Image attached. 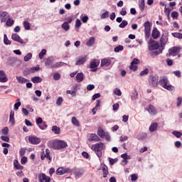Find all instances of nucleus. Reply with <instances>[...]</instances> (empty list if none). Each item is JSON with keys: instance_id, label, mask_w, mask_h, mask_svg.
Returning a JSON list of instances; mask_svg holds the SVG:
<instances>
[{"instance_id": "obj_1", "label": "nucleus", "mask_w": 182, "mask_h": 182, "mask_svg": "<svg viewBox=\"0 0 182 182\" xmlns=\"http://www.w3.org/2000/svg\"><path fill=\"white\" fill-rule=\"evenodd\" d=\"M47 146L53 150H62L68 147V142L60 139H53L48 141Z\"/></svg>"}, {"instance_id": "obj_2", "label": "nucleus", "mask_w": 182, "mask_h": 182, "mask_svg": "<svg viewBox=\"0 0 182 182\" xmlns=\"http://www.w3.org/2000/svg\"><path fill=\"white\" fill-rule=\"evenodd\" d=\"M103 146H105L103 142H100L91 146V150H93V151L95 152L99 159L102 157V151L103 150Z\"/></svg>"}, {"instance_id": "obj_3", "label": "nucleus", "mask_w": 182, "mask_h": 182, "mask_svg": "<svg viewBox=\"0 0 182 182\" xmlns=\"http://www.w3.org/2000/svg\"><path fill=\"white\" fill-rule=\"evenodd\" d=\"M46 66H48L49 69H53L55 68H60V66L63 65V63L59 62L53 64V58H48L45 63Z\"/></svg>"}, {"instance_id": "obj_4", "label": "nucleus", "mask_w": 182, "mask_h": 182, "mask_svg": "<svg viewBox=\"0 0 182 182\" xmlns=\"http://www.w3.org/2000/svg\"><path fill=\"white\" fill-rule=\"evenodd\" d=\"M167 83H168V79H167V77H161L159 80L161 86H162L164 89H166V90H171V89H173V85H168Z\"/></svg>"}, {"instance_id": "obj_5", "label": "nucleus", "mask_w": 182, "mask_h": 182, "mask_svg": "<svg viewBox=\"0 0 182 182\" xmlns=\"http://www.w3.org/2000/svg\"><path fill=\"white\" fill-rule=\"evenodd\" d=\"M180 50H181V47H172L169 48L168 53L166 54L167 58H170V56H177L178 53H180Z\"/></svg>"}, {"instance_id": "obj_6", "label": "nucleus", "mask_w": 182, "mask_h": 182, "mask_svg": "<svg viewBox=\"0 0 182 182\" xmlns=\"http://www.w3.org/2000/svg\"><path fill=\"white\" fill-rule=\"evenodd\" d=\"M149 84L150 86H153V87H156V86L159 85V76L153 75H149Z\"/></svg>"}, {"instance_id": "obj_7", "label": "nucleus", "mask_w": 182, "mask_h": 182, "mask_svg": "<svg viewBox=\"0 0 182 182\" xmlns=\"http://www.w3.org/2000/svg\"><path fill=\"white\" fill-rule=\"evenodd\" d=\"M144 26L145 37L146 39H149L151 33V25H150V21H146L144 23Z\"/></svg>"}, {"instance_id": "obj_8", "label": "nucleus", "mask_w": 182, "mask_h": 182, "mask_svg": "<svg viewBox=\"0 0 182 182\" xmlns=\"http://www.w3.org/2000/svg\"><path fill=\"white\" fill-rule=\"evenodd\" d=\"M148 48L149 50H156L160 48V45L157 41L150 39L148 42Z\"/></svg>"}, {"instance_id": "obj_9", "label": "nucleus", "mask_w": 182, "mask_h": 182, "mask_svg": "<svg viewBox=\"0 0 182 182\" xmlns=\"http://www.w3.org/2000/svg\"><path fill=\"white\" fill-rule=\"evenodd\" d=\"M139 63H140V60L134 58L131 63V65H129V69L133 70V72H136V70H137V65H139Z\"/></svg>"}, {"instance_id": "obj_10", "label": "nucleus", "mask_w": 182, "mask_h": 182, "mask_svg": "<svg viewBox=\"0 0 182 182\" xmlns=\"http://www.w3.org/2000/svg\"><path fill=\"white\" fill-rule=\"evenodd\" d=\"M87 60V55H81L77 58L75 63L76 66H80V65H84V63Z\"/></svg>"}, {"instance_id": "obj_11", "label": "nucleus", "mask_w": 182, "mask_h": 182, "mask_svg": "<svg viewBox=\"0 0 182 182\" xmlns=\"http://www.w3.org/2000/svg\"><path fill=\"white\" fill-rule=\"evenodd\" d=\"M100 65V61L97 60H94L92 61L90 64V68L91 70V72H96L97 70V67Z\"/></svg>"}, {"instance_id": "obj_12", "label": "nucleus", "mask_w": 182, "mask_h": 182, "mask_svg": "<svg viewBox=\"0 0 182 182\" xmlns=\"http://www.w3.org/2000/svg\"><path fill=\"white\" fill-rule=\"evenodd\" d=\"M38 182H50V177L46 174L41 173L38 174Z\"/></svg>"}, {"instance_id": "obj_13", "label": "nucleus", "mask_w": 182, "mask_h": 182, "mask_svg": "<svg viewBox=\"0 0 182 182\" xmlns=\"http://www.w3.org/2000/svg\"><path fill=\"white\" fill-rule=\"evenodd\" d=\"M28 141L31 144H39L41 141V138L35 136H28Z\"/></svg>"}, {"instance_id": "obj_14", "label": "nucleus", "mask_w": 182, "mask_h": 182, "mask_svg": "<svg viewBox=\"0 0 182 182\" xmlns=\"http://www.w3.org/2000/svg\"><path fill=\"white\" fill-rule=\"evenodd\" d=\"M66 173H70V168L60 167L56 170V174L58 176H63V174H66Z\"/></svg>"}, {"instance_id": "obj_15", "label": "nucleus", "mask_w": 182, "mask_h": 182, "mask_svg": "<svg viewBox=\"0 0 182 182\" xmlns=\"http://www.w3.org/2000/svg\"><path fill=\"white\" fill-rule=\"evenodd\" d=\"M41 160H43L44 159H47V160H49V161H52V158H50V151H49L48 149H46V154L43 152V154H41Z\"/></svg>"}, {"instance_id": "obj_16", "label": "nucleus", "mask_w": 182, "mask_h": 182, "mask_svg": "<svg viewBox=\"0 0 182 182\" xmlns=\"http://www.w3.org/2000/svg\"><path fill=\"white\" fill-rule=\"evenodd\" d=\"M0 82L1 83L8 82V77H6V74L4 70H0Z\"/></svg>"}, {"instance_id": "obj_17", "label": "nucleus", "mask_w": 182, "mask_h": 182, "mask_svg": "<svg viewBox=\"0 0 182 182\" xmlns=\"http://www.w3.org/2000/svg\"><path fill=\"white\" fill-rule=\"evenodd\" d=\"M9 16L8 15V12L6 11H0V19L1 22H6V19H8V17Z\"/></svg>"}, {"instance_id": "obj_18", "label": "nucleus", "mask_w": 182, "mask_h": 182, "mask_svg": "<svg viewBox=\"0 0 182 182\" xmlns=\"http://www.w3.org/2000/svg\"><path fill=\"white\" fill-rule=\"evenodd\" d=\"M11 39L13 41H15V42H18V43H23V40L21 38V36L18 35L17 33H14L11 35Z\"/></svg>"}, {"instance_id": "obj_19", "label": "nucleus", "mask_w": 182, "mask_h": 182, "mask_svg": "<svg viewBox=\"0 0 182 182\" xmlns=\"http://www.w3.org/2000/svg\"><path fill=\"white\" fill-rule=\"evenodd\" d=\"M110 65H112V60L110 59L105 58L101 60L102 67L105 66L107 68L108 66H110Z\"/></svg>"}, {"instance_id": "obj_20", "label": "nucleus", "mask_w": 182, "mask_h": 182, "mask_svg": "<svg viewBox=\"0 0 182 182\" xmlns=\"http://www.w3.org/2000/svg\"><path fill=\"white\" fill-rule=\"evenodd\" d=\"M88 140L89 141H100V138L96 134H91Z\"/></svg>"}, {"instance_id": "obj_21", "label": "nucleus", "mask_w": 182, "mask_h": 182, "mask_svg": "<svg viewBox=\"0 0 182 182\" xmlns=\"http://www.w3.org/2000/svg\"><path fill=\"white\" fill-rule=\"evenodd\" d=\"M151 36L154 39H158L160 37V31H159L157 28L153 29Z\"/></svg>"}, {"instance_id": "obj_22", "label": "nucleus", "mask_w": 182, "mask_h": 182, "mask_svg": "<svg viewBox=\"0 0 182 182\" xmlns=\"http://www.w3.org/2000/svg\"><path fill=\"white\" fill-rule=\"evenodd\" d=\"M75 79L78 83H80L85 80V75H83V73H77Z\"/></svg>"}, {"instance_id": "obj_23", "label": "nucleus", "mask_w": 182, "mask_h": 182, "mask_svg": "<svg viewBox=\"0 0 182 182\" xmlns=\"http://www.w3.org/2000/svg\"><path fill=\"white\" fill-rule=\"evenodd\" d=\"M147 112H149V113H150V114H152V115L157 114V110L156 109L154 106L151 105L149 106V108L147 109Z\"/></svg>"}, {"instance_id": "obj_24", "label": "nucleus", "mask_w": 182, "mask_h": 182, "mask_svg": "<svg viewBox=\"0 0 182 182\" xmlns=\"http://www.w3.org/2000/svg\"><path fill=\"white\" fill-rule=\"evenodd\" d=\"M38 70H39V66L28 68L25 72L27 73V75H31V73H35V72H38Z\"/></svg>"}, {"instance_id": "obj_25", "label": "nucleus", "mask_w": 182, "mask_h": 182, "mask_svg": "<svg viewBox=\"0 0 182 182\" xmlns=\"http://www.w3.org/2000/svg\"><path fill=\"white\" fill-rule=\"evenodd\" d=\"M157 127H159V124H157V122L151 124L149 127V132H151V133L156 132V130H157Z\"/></svg>"}, {"instance_id": "obj_26", "label": "nucleus", "mask_w": 182, "mask_h": 182, "mask_svg": "<svg viewBox=\"0 0 182 182\" xmlns=\"http://www.w3.org/2000/svg\"><path fill=\"white\" fill-rule=\"evenodd\" d=\"M9 123H11V126L15 124V112L14 111H11L10 113Z\"/></svg>"}, {"instance_id": "obj_27", "label": "nucleus", "mask_w": 182, "mask_h": 182, "mask_svg": "<svg viewBox=\"0 0 182 182\" xmlns=\"http://www.w3.org/2000/svg\"><path fill=\"white\" fill-rule=\"evenodd\" d=\"M16 80L18 82V83H21V84L26 83V82H29V80L21 76H17Z\"/></svg>"}, {"instance_id": "obj_28", "label": "nucleus", "mask_w": 182, "mask_h": 182, "mask_svg": "<svg viewBox=\"0 0 182 182\" xmlns=\"http://www.w3.org/2000/svg\"><path fill=\"white\" fill-rule=\"evenodd\" d=\"M71 122L73 123V126H76L77 127L80 126V122H79V120H77V119H76L75 117H72Z\"/></svg>"}, {"instance_id": "obj_29", "label": "nucleus", "mask_w": 182, "mask_h": 182, "mask_svg": "<svg viewBox=\"0 0 182 182\" xmlns=\"http://www.w3.org/2000/svg\"><path fill=\"white\" fill-rule=\"evenodd\" d=\"M14 166L15 168H16V170H23V166H21V164H19V162H18L17 160L14 161Z\"/></svg>"}, {"instance_id": "obj_30", "label": "nucleus", "mask_w": 182, "mask_h": 182, "mask_svg": "<svg viewBox=\"0 0 182 182\" xmlns=\"http://www.w3.org/2000/svg\"><path fill=\"white\" fill-rule=\"evenodd\" d=\"M102 173L104 178H106V177H107V174H109V169L105 165L102 167Z\"/></svg>"}, {"instance_id": "obj_31", "label": "nucleus", "mask_w": 182, "mask_h": 182, "mask_svg": "<svg viewBox=\"0 0 182 182\" xmlns=\"http://www.w3.org/2000/svg\"><path fill=\"white\" fill-rule=\"evenodd\" d=\"M31 82H33V83H41V82H42V78L41 77H33L31 78Z\"/></svg>"}, {"instance_id": "obj_32", "label": "nucleus", "mask_w": 182, "mask_h": 182, "mask_svg": "<svg viewBox=\"0 0 182 182\" xmlns=\"http://www.w3.org/2000/svg\"><path fill=\"white\" fill-rule=\"evenodd\" d=\"M61 28H62V29H63V30L65 31L66 32H68V31H69V29H70V26H69V24L68 23V22H64V23L61 25Z\"/></svg>"}, {"instance_id": "obj_33", "label": "nucleus", "mask_w": 182, "mask_h": 182, "mask_svg": "<svg viewBox=\"0 0 182 182\" xmlns=\"http://www.w3.org/2000/svg\"><path fill=\"white\" fill-rule=\"evenodd\" d=\"M52 132H53L55 134H60V128H59L58 126H53Z\"/></svg>"}, {"instance_id": "obj_34", "label": "nucleus", "mask_w": 182, "mask_h": 182, "mask_svg": "<svg viewBox=\"0 0 182 182\" xmlns=\"http://www.w3.org/2000/svg\"><path fill=\"white\" fill-rule=\"evenodd\" d=\"M97 135L103 138L105 137V130H103L102 128H98L97 132Z\"/></svg>"}, {"instance_id": "obj_35", "label": "nucleus", "mask_w": 182, "mask_h": 182, "mask_svg": "<svg viewBox=\"0 0 182 182\" xmlns=\"http://www.w3.org/2000/svg\"><path fill=\"white\" fill-rule=\"evenodd\" d=\"M95 37H91L87 41V46H92V45L95 43Z\"/></svg>"}, {"instance_id": "obj_36", "label": "nucleus", "mask_w": 182, "mask_h": 182, "mask_svg": "<svg viewBox=\"0 0 182 182\" xmlns=\"http://www.w3.org/2000/svg\"><path fill=\"white\" fill-rule=\"evenodd\" d=\"M136 139L138 140H144V139H147V134H139L136 136Z\"/></svg>"}, {"instance_id": "obj_37", "label": "nucleus", "mask_w": 182, "mask_h": 182, "mask_svg": "<svg viewBox=\"0 0 182 182\" xmlns=\"http://www.w3.org/2000/svg\"><path fill=\"white\" fill-rule=\"evenodd\" d=\"M38 127H39V129H41V130H46V129H48V124H46V122H44Z\"/></svg>"}, {"instance_id": "obj_38", "label": "nucleus", "mask_w": 182, "mask_h": 182, "mask_svg": "<svg viewBox=\"0 0 182 182\" xmlns=\"http://www.w3.org/2000/svg\"><path fill=\"white\" fill-rule=\"evenodd\" d=\"M4 45H11L12 43L11 41L8 39V36H6V34H4Z\"/></svg>"}, {"instance_id": "obj_39", "label": "nucleus", "mask_w": 182, "mask_h": 182, "mask_svg": "<svg viewBox=\"0 0 182 182\" xmlns=\"http://www.w3.org/2000/svg\"><path fill=\"white\" fill-rule=\"evenodd\" d=\"M23 25L24 28L26 29V31H29V29H31V23H29V22L23 21Z\"/></svg>"}, {"instance_id": "obj_40", "label": "nucleus", "mask_w": 182, "mask_h": 182, "mask_svg": "<svg viewBox=\"0 0 182 182\" xmlns=\"http://www.w3.org/2000/svg\"><path fill=\"white\" fill-rule=\"evenodd\" d=\"M26 150H28V149H26V148L21 149V150L19 151L20 157H23V156H25V154L26 153Z\"/></svg>"}, {"instance_id": "obj_41", "label": "nucleus", "mask_w": 182, "mask_h": 182, "mask_svg": "<svg viewBox=\"0 0 182 182\" xmlns=\"http://www.w3.org/2000/svg\"><path fill=\"white\" fill-rule=\"evenodd\" d=\"M14 23H15V21L14 20H12L11 18H8L6 22V26H12V25H14Z\"/></svg>"}, {"instance_id": "obj_42", "label": "nucleus", "mask_w": 182, "mask_h": 182, "mask_svg": "<svg viewBox=\"0 0 182 182\" xmlns=\"http://www.w3.org/2000/svg\"><path fill=\"white\" fill-rule=\"evenodd\" d=\"M172 134H173V136L177 137V139H180V137H181V136H182V133L178 131H173L172 132Z\"/></svg>"}, {"instance_id": "obj_43", "label": "nucleus", "mask_w": 182, "mask_h": 182, "mask_svg": "<svg viewBox=\"0 0 182 182\" xmlns=\"http://www.w3.org/2000/svg\"><path fill=\"white\" fill-rule=\"evenodd\" d=\"M45 55H46V49H43L38 54L39 58L43 59V56H45Z\"/></svg>"}, {"instance_id": "obj_44", "label": "nucleus", "mask_w": 182, "mask_h": 182, "mask_svg": "<svg viewBox=\"0 0 182 182\" xmlns=\"http://www.w3.org/2000/svg\"><path fill=\"white\" fill-rule=\"evenodd\" d=\"M137 96H139L137 91H134L131 95L132 100H136V99H137Z\"/></svg>"}, {"instance_id": "obj_45", "label": "nucleus", "mask_w": 182, "mask_h": 182, "mask_svg": "<svg viewBox=\"0 0 182 182\" xmlns=\"http://www.w3.org/2000/svg\"><path fill=\"white\" fill-rule=\"evenodd\" d=\"M63 102V97H59L58 99H57V101H56V105L57 106H62V103Z\"/></svg>"}, {"instance_id": "obj_46", "label": "nucleus", "mask_w": 182, "mask_h": 182, "mask_svg": "<svg viewBox=\"0 0 182 182\" xmlns=\"http://www.w3.org/2000/svg\"><path fill=\"white\" fill-rule=\"evenodd\" d=\"M19 107H21V100L18 99L17 102L14 105V110H18V109H19Z\"/></svg>"}, {"instance_id": "obj_47", "label": "nucleus", "mask_w": 182, "mask_h": 182, "mask_svg": "<svg viewBox=\"0 0 182 182\" xmlns=\"http://www.w3.org/2000/svg\"><path fill=\"white\" fill-rule=\"evenodd\" d=\"M128 24L129 23L127 22V21L123 20L122 23L119 24V28H126V26H127Z\"/></svg>"}, {"instance_id": "obj_48", "label": "nucleus", "mask_w": 182, "mask_h": 182, "mask_svg": "<svg viewBox=\"0 0 182 182\" xmlns=\"http://www.w3.org/2000/svg\"><path fill=\"white\" fill-rule=\"evenodd\" d=\"M109 163L111 166H113V164H115V163H117V159H112V158H108Z\"/></svg>"}, {"instance_id": "obj_49", "label": "nucleus", "mask_w": 182, "mask_h": 182, "mask_svg": "<svg viewBox=\"0 0 182 182\" xmlns=\"http://www.w3.org/2000/svg\"><path fill=\"white\" fill-rule=\"evenodd\" d=\"M172 36L174 38H178V39H182V33H173Z\"/></svg>"}, {"instance_id": "obj_50", "label": "nucleus", "mask_w": 182, "mask_h": 182, "mask_svg": "<svg viewBox=\"0 0 182 182\" xmlns=\"http://www.w3.org/2000/svg\"><path fill=\"white\" fill-rule=\"evenodd\" d=\"M36 123L37 126H39L43 123V119H42V117H39L36 119Z\"/></svg>"}, {"instance_id": "obj_51", "label": "nucleus", "mask_w": 182, "mask_h": 182, "mask_svg": "<svg viewBox=\"0 0 182 182\" xmlns=\"http://www.w3.org/2000/svg\"><path fill=\"white\" fill-rule=\"evenodd\" d=\"M146 75H149V69L146 68L144 70L141 71L139 73V76H146Z\"/></svg>"}, {"instance_id": "obj_52", "label": "nucleus", "mask_w": 182, "mask_h": 182, "mask_svg": "<svg viewBox=\"0 0 182 182\" xmlns=\"http://www.w3.org/2000/svg\"><path fill=\"white\" fill-rule=\"evenodd\" d=\"M9 132V129L8 128V127H4L1 130V134H4V136H6V134H8Z\"/></svg>"}, {"instance_id": "obj_53", "label": "nucleus", "mask_w": 182, "mask_h": 182, "mask_svg": "<svg viewBox=\"0 0 182 182\" xmlns=\"http://www.w3.org/2000/svg\"><path fill=\"white\" fill-rule=\"evenodd\" d=\"M74 173L76 176V177H80V176L83 174V172H81L79 169H75Z\"/></svg>"}, {"instance_id": "obj_54", "label": "nucleus", "mask_w": 182, "mask_h": 182, "mask_svg": "<svg viewBox=\"0 0 182 182\" xmlns=\"http://www.w3.org/2000/svg\"><path fill=\"white\" fill-rule=\"evenodd\" d=\"M139 6L141 12H143L144 11L145 7V3L144 2H139Z\"/></svg>"}, {"instance_id": "obj_55", "label": "nucleus", "mask_w": 182, "mask_h": 182, "mask_svg": "<svg viewBox=\"0 0 182 182\" xmlns=\"http://www.w3.org/2000/svg\"><path fill=\"white\" fill-rule=\"evenodd\" d=\"M30 59H32V53H28L24 57V60H25V62H28Z\"/></svg>"}, {"instance_id": "obj_56", "label": "nucleus", "mask_w": 182, "mask_h": 182, "mask_svg": "<svg viewBox=\"0 0 182 182\" xmlns=\"http://www.w3.org/2000/svg\"><path fill=\"white\" fill-rule=\"evenodd\" d=\"M101 19H106V18H109V11H105L104 14L100 16Z\"/></svg>"}, {"instance_id": "obj_57", "label": "nucleus", "mask_w": 182, "mask_h": 182, "mask_svg": "<svg viewBox=\"0 0 182 182\" xmlns=\"http://www.w3.org/2000/svg\"><path fill=\"white\" fill-rule=\"evenodd\" d=\"M28 163V158L26 156H22L21 159V164H26Z\"/></svg>"}, {"instance_id": "obj_58", "label": "nucleus", "mask_w": 182, "mask_h": 182, "mask_svg": "<svg viewBox=\"0 0 182 182\" xmlns=\"http://www.w3.org/2000/svg\"><path fill=\"white\" fill-rule=\"evenodd\" d=\"M123 49H124L123 46H118L115 47L114 52H117V53L120 52V51L123 50Z\"/></svg>"}, {"instance_id": "obj_59", "label": "nucleus", "mask_w": 182, "mask_h": 182, "mask_svg": "<svg viewBox=\"0 0 182 182\" xmlns=\"http://www.w3.org/2000/svg\"><path fill=\"white\" fill-rule=\"evenodd\" d=\"M53 79L54 80H59L60 79V74L55 73L53 74Z\"/></svg>"}, {"instance_id": "obj_60", "label": "nucleus", "mask_w": 182, "mask_h": 182, "mask_svg": "<svg viewBox=\"0 0 182 182\" xmlns=\"http://www.w3.org/2000/svg\"><path fill=\"white\" fill-rule=\"evenodd\" d=\"M114 95H117V96H120L122 95V91L119 88H116L114 90Z\"/></svg>"}, {"instance_id": "obj_61", "label": "nucleus", "mask_w": 182, "mask_h": 182, "mask_svg": "<svg viewBox=\"0 0 182 182\" xmlns=\"http://www.w3.org/2000/svg\"><path fill=\"white\" fill-rule=\"evenodd\" d=\"M1 140H2L3 141H6L7 143H9V138L6 136H1Z\"/></svg>"}, {"instance_id": "obj_62", "label": "nucleus", "mask_w": 182, "mask_h": 182, "mask_svg": "<svg viewBox=\"0 0 182 182\" xmlns=\"http://www.w3.org/2000/svg\"><path fill=\"white\" fill-rule=\"evenodd\" d=\"M81 26L82 22L79 19H77L75 21V28H80Z\"/></svg>"}, {"instance_id": "obj_63", "label": "nucleus", "mask_w": 182, "mask_h": 182, "mask_svg": "<svg viewBox=\"0 0 182 182\" xmlns=\"http://www.w3.org/2000/svg\"><path fill=\"white\" fill-rule=\"evenodd\" d=\"M95 89V85H87V90H89L90 92L91 90H93Z\"/></svg>"}, {"instance_id": "obj_64", "label": "nucleus", "mask_w": 182, "mask_h": 182, "mask_svg": "<svg viewBox=\"0 0 182 182\" xmlns=\"http://www.w3.org/2000/svg\"><path fill=\"white\" fill-rule=\"evenodd\" d=\"M171 18H178V13L177 11H173L171 15Z\"/></svg>"}]
</instances>
